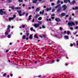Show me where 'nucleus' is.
I'll use <instances>...</instances> for the list:
<instances>
[{
	"label": "nucleus",
	"instance_id": "1",
	"mask_svg": "<svg viewBox=\"0 0 78 78\" xmlns=\"http://www.w3.org/2000/svg\"><path fill=\"white\" fill-rule=\"evenodd\" d=\"M58 8L57 11V12H61V9H62V8L61 7V4L57 5V6L55 7V8L56 9V8Z\"/></svg>",
	"mask_w": 78,
	"mask_h": 78
},
{
	"label": "nucleus",
	"instance_id": "2",
	"mask_svg": "<svg viewBox=\"0 0 78 78\" xmlns=\"http://www.w3.org/2000/svg\"><path fill=\"white\" fill-rule=\"evenodd\" d=\"M7 27L8 28L7 29V31L5 33V34L6 36H7V35H8L9 32H10V31H11V30H9V29L11 28V26H10V25H8Z\"/></svg>",
	"mask_w": 78,
	"mask_h": 78
},
{
	"label": "nucleus",
	"instance_id": "3",
	"mask_svg": "<svg viewBox=\"0 0 78 78\" xmlns=\"http://www.w3.org/2000/svg\"><path fill=\"white\" fill-rule=\"evenodd\" d=\"M5 11V9H0V15H1L2 16L3 15H6V11Z\"/></svg>",
	"mask_w": 78,
	"mask_h": 78
},
{
	"label": "nucleus",
	"instance_id": "4",
	"mask_svg": "<svg viewBox=\"0 0 78 78\" xmlns=\"http://www.w3.org/2000/svg\"><path fill=\"white\" fill-rule=\"evenodd\" d=\"M38 23H35V24L33 25L34 27L35 28H38V27H39V25H41L42 24V22L40 21H38Z\"/></svg>",
	"mask_w": 78,
	"mask_h": 78
},
{
	"label": "nucleus",
	"instance_id": "5",
	"mask_svg": "<svg viewBox=\"0 0 78 78\" xmlns=\"http://www.w3.org/2000/svg\"><path fill=\"white\" fill-rule=\"evenodd\" d=\"M68 24L69 26L70 25V27H72V25H75V23L73 22L68 23Z\"/></svg>",
	"mask_w": 78,
	"mask_h": 78
},
{
	"label": "nucleus",
	"instance_id": "6",
	"mask_svg": "<svg viewBox=\"0 0 78 78\" xmlns=\"http://www.w3.org/2000/svg\"><path fill=\"white\" fill-rule=\"evenodd\" d=\"M62 8H63V11H65L66 9H67V7H66V5H64L62 6Z\"/></svg>",
	"mask_w": 78,
	"mask_h": 78
},
{
	"label": "nucleus",
	"instance_id": "7",
	"mask_svg": "<svg viewBox=\"0 0 78 78\" xmlns=\"http://www.w3.org/2000/svg\"><path fill=\"white\" fill-rule=\"evenodd\" d=\"M64 3H68V2L69 3H70V0H64Z\"/></svg>",
	"mask_w": 78,
	"mask_h": 78
},
{
	"label": "nucleus",
	"instance_id": "8",
	"mask_svg": "<svg viewBox=\"0 0 78 78\" xmlns=\"http://www.w3.org/2000/svg\"><path fill=\"white\" fill-rule=\"evenodd\" d=\"M51 7H50L49 8L48 7L46 9V11L47 12L49 10L50 11V10H51Z\"/></svg>",
	"mask_w": 78,
	"mask_h": 78
},
{
	"label": "nucleus",
	"instance_id": "9",
	"mask_svg": "<svg viewBox=\"0 0 78 78\" xmlns=\"http://www.w3.org/2000/svg\"><path fill=\"white\" fill-rule=\"evenodd\" d=\"M39 16H40L39 14H37L35 16H34V17L35 18V19H37V18H38V17H39Z\"/></svg>",
	"mask_w": 78,
	"mask_h": 78
},
{
	"label": "nucleus",
	"instance_id": "10",
	"mask_svg": "<svg viewBox=\"0 0 78 78\" xmlns=\"http://www.w3.org/2000/svg\"><path fill=\"white\" fill-rule=\"evenodd\" d=\"M55 20L57 22H59V21H60V18H56Z\"/></svg>",
	"mask_w": 78,
	"mask_h": 78
},
{
	"label": "nucleus",
	"instance_id": "11",
	"mask_svg": "<svg viewBox=\"0 0 78 78\" xmlns=\"http://www.w3.org/2000/svg\"><path fill=\"white\" fill-rule=\"evenodd\" d=\"M33 34L30 35L29 37V39H33Z\"/></svg>",
	"mask_w": 78,
	"mask_h": 78
},
{
	"label": "nucleus",
	"instance_id": "12",
	"mask_svg": "<svg viewBox=\"0 0 78 78\" xmlns=\"http://www.w3.org/2000/svg\"><path fill=\"white\" fill-rule=\"evenodd\" d=\"M12 20H14V18L13 17H9V21H11Z\"/></svg>",
	"mask_w": 78,
	"mask_h": 78
},
{
	"label": "nucleus",
	"instance_id": "13",
	"mask_svg": "<svg viewBox=\"0 0 78 78\" xmlns=\"http://www.w3.org/2000/svg\"><path fill=\"white\" fill-rule=\"evenodd\" d=\"M75 1L73 0V2H70V5H73V4H75Z\"/></svg>",
	"mask_w": 78,
	"mask_h": 78
},
{
	"label": "nucleus",
	"instance_id": "14",
	"mask_svg": "<svg viewBox=\"0 0 78 78\" xmlns=\"http://www.w3.org/2000/svg\"><path fill=\"white\" fill-rule=\"evenodd\" d=\"M39 11H40V9H39V8L38 7H37L36 10V12H39Z\"/></svg>",
	"mask_w": 78,
	"mask_h": 78
},
{
	"label": "nucleus",
	"instance_id": "15",
	"mask_svg": "<svg viewBox=\"0 0 78 78\" xmlns=\"http://www.w3.org/2000/svg\"><path fill=\"white\" fill-rule=\"evenodd\" d=\"M61 16H66V13H61Z\"/></svg>",
	"mask_w": 78,
	"mask_h": 78
},
{
	"label": "nucleus",
	"instance_id": "16",
	"mask_svg": "<svg viewBox=\"0 0 78 78\" xmlns=\"http://www.w3.org/2000/svg\"><path fill=\"white\" fill-rule=\"evenodd\" d=\"M15 9H21V8L20 7H15Z\"/></svg>",
	"mask_w": 78,
	"mask_h": 78
},
{
	"label": "nucleus",
	"instance_id": "17",
	"mask_svg": "<svg viewBox=\"0 0 78 78\" xmlns=\"http://www.w3.org/2000/svg\"><path fill=\"white\" fill-rule=\"evenodd\" d=\"M17 12H18V13H19V14H20V13H21L22 12V11L21 10H20L19 11V10H17Z\"/></svg>",
	"mask_w": 78,
	"mask_h": 78
},
{
	"label": "nucleus",
	"instance_id": "18",
	"mask_svg": "<svg viewBox=\"0 0 78 78\" xmlns=\"http://www.w3.org/2000/svg\"><path fill=\"white\" fill-rule=\"evenodd\" d=\"M37 1L36 0H34L33 1V3H36V2H37Z\"/></svg>",
	"mask_w": 78,
	"mask_h": 78
},
{
	"label": "nucleus",
	"instance_id": "19",
	"mask_svg": "<svg viewBox=\"0 0 78 78\" xmlns=\"http://www.w3.org/2000/svg\"><path fill=\"white\" fill-rule=\"evenodd\" d=\"M26 38V36L24 35L23 36V39H25Z\"/></svg>",
	"mask_w": 78,
	"mask_h": 78
},
{
	"label": "nucleus",
	"instance_id": "20",
	"mask_svg": "<svg viewBox=\"0 0 78 78\" xmlns=\"http://www.w3.org/2000/svg\"><path fill=\"white\" fill-rule=\"evenodd\" d=\"M34 38H38V37L37 36V35L35 34L34 35Z\"/></svg>",
	"mask_w": 78,
	"mask_h": 78
},
{
	"label": "nucleus",
	"instance_id": "21",
	"mask_svg": "<svg viewBox=\"0 0 78 78\" xmlns=\"http://www.w3.org/2000/svg\"><path fill=\"white\" fill-rule=\"evenodd\" d=\"M64 37L66 38V39H69V37L67 35L65 36Z\"/></svg>",
	"mask_w": 78,
	"mask_h": 78
},
{
	"label": "nucleus",
	"instance_id": "22",
	"mask_svg": "<svg viewBox=\"0 0 78 78\" xmlns=\"http://www.w3.org/2000/svg\"><path fill=\"white\" fill-rule=\"evenodd\" d=\"M38 20H42V18L41 17H39L38 18Z\"/></svg>",
	"mask_w": 78,
	"mask_h": 78
},
{
	"label": "nucleus",
	"instance_id": "23",
	"mask_svg": "<svg viewBox=\"0 0 78 78\" xmlns=\"http://www.w3.org/2000/svg\"><path fill=\"white\" fill-rule=\"evenodd\" d=\"M7 37H8V38H11V35H10L9 34L7 35Z\"/></svg>",
	"mask_w": 78,
	"mask_h": 78
},
{
	"label": "nucleus",
	"instance_id": "24",
	"mask_svg": "<svg viewBox=\"0 0 78 78\" xmlns=\"http://www.w3.org/2000/svg\"><path fill=\"white\" fill-rule=\"evenodd\" d=\"M16 15H13V17H13L14 18V19L16 18Z\"/></svg>",
	"mask_w": 78,
	"mask_h": 78
},
{
	"label": "nucleus",
	"instance_id": "25",
	"mask_svg": "<svg viewBox=\"0 0 78 78\" xmlns=\"http://www.w3.org/2000/svg\"><path fill=\"white\" fill-rule=\"evenodd\" d=\"M67 34H68V35H69V34H70V31H67Z\"/></svg>",
	"mask_w": 78,
	"mask_h": 78
},
{
	"label": "nucleus",
	"instance_id": "26",
	"mask_svg": "<svg viewBox=\"0 0 78 78\" xmlns=\"http://www.w3.org/2000/svg\"><path fill=\"white\" fill-rule=\"evenodd\" d=\"M61 2L60 1L58 0V1L57 2V4H59V3H60Z\"/></svg>",
	"mask_w": 78,
	"mask_h": 78
},
{
	"label": "nucleus",
	"instance_id": "27",
	"mask_svg": "<svg viewBox=\"0 0 78 78\" xmlns=\"http://www.w3.org/2000/svg\"><path fill=\"white\" fill-rule=\"evenodd\" d=\"M18 2H23V0H18Z\"/></svg>",
	"mask_w": 78,
	"mask_h": 78
},
{
	"label": "nucleus",
	"instance_id": "28",
	"mask_svg": "<svg viewBox=\"0 0 78 78\" xmlns=\"http://www.w3.org/2000/svg\"><path fill=\"white\" fill-rule=\"evenodd\" d=\"M6 75V73H4L3 74V76H5Z\"/></svg>",
	"mask_w": 78,
	"mask_h": 78
},
{
	"label": "nucleus",
	"instance_id": "29",
	"mask_svg": "<svg viewBox=\"0 0 78 78\" xmlns=\"http://www.w3.org/2000/svg\"><path fill=\"white\" fill-rule=\"evenodd\" d=\"M11 8L13 10H14V8H15L14 6L11 7Z\"/></svg>",
	"mask_w": 78,
	"mask_h": 78
},
{
	"label": "nucleus",
	"instance_id": "30",
	"mask_svg": "<svg viewBox=\"0 0 78 78\" xmlns=\"http://www.w3.org/2000/svg\"><path fill=\"white\" fill-rule=\"evenodd\" d=\"M51 6H54V5H55V3H51Z\"/></svg>",
	"mask_w": 78,
	"mask_h": 78
},
{
	"label": "nucleus",
	"instance_id": "31",
	"mask_svg": "<svg viewBox=\"0 0 78 78\" xmlns=\"http://www.w3.org/2000/svg\"><path fill=\"white\" fill-rule=\"evenodd\" d=\"M78 9V7L76 6L75 7V10H76L77 9Z\"/></svg>",
	"mask_w": 78,
	"mask_h": 78
},
{
	"label": "nucleus",
	"instance_id": "32",
	"mask_svg": "<svg viewBox=\"0 0 78 78\" xmlns=\"http://www.w3.org/2000/svg\"><path fill=\"white\" fill-rule=\"evenodd\" d=\"M42 28H45V27L44 25L42 26Z\"/></svg>",
	"mask_w": 78,
	"mask_h": 78
},
{
	"label": "nucleus",
	"instance_id": "33",
	"mask_svg": "<svg viewBox=\"0 0 78 78\" xmlns=\"http://www.w3.org/2000/svg\"><path fill=\"white\" fill-rule=\"evenodd\" d=\"M55 16V15L54 14H52V15H51V17H53V16Z\"/></svg>",
	"mask_w": 78,
	"mask_h": 78
},
{
	"label": "nucleus",
	"instance_id": "34",
	"mask_svg": "<svg viewBox=\"0 0 78 78\" xmlns=\"http://www.w3.org/2000/svg\"><path fill=\"white\" fill-rule=\"evenodd\" d=\"M26 35H27V37H28V35H30V34L29 33H27Z\"/></svg>",
	"mask_w": 78,
	"mask_h": 78
},
{
	"label": "nucleus",
	"instance_id": "35",
	"mask_svg": "<svg viewBox=\"0 0 78 78\" xmlns=\"http://www.w3.org/2000/svg\"><path fill=\"white\" fill-rule=\"evenodd\" d=\"M9 3H11L12 2V1L11 0H8Z\"/></svg>",
	"mask_w": 78,
	"mask_h": 78
},
{
	"label": "nucleus",
	"instance_id": "36",
	"mask_svg": "<svg viewBox=\"0 0 78 78\" xmlns=\"http://www.w3.org/2000/svg\"><path fill=\"white\" fill-rule=\"evenodd\" d=\"M75 23H76V25H78V21H75Z\"/></svg>",
	"mask_w": 78,
	"mask_h": 78
},
{
	"label": "nucleus",
	"instance_id": "37",
	"mask_svg": "<svg viewBox=\"0 0 78 78\" xmlns=\"http://www.w3.org/2000/svg\"><path fill=\"white\" fill-rule=\"evenodd\" d=\"M43 36L44 37V38H45L46 37V36H45V35H43Z\"/></svg>",
	"mask_w": 78,
	"mask_h": 78
},
{
	"label": "nucleus",
	"instance_id": "38",
	"mask_svg": "<svg viewBox=\"0 0 78 78\" xmlns=\"http://www.w3.org/2000/svg\"><path fill=\"white\" fill-rule=\"evenodd\" d=\"M53 63H55V60L52 61V62L51 63V64H53Z\"/></svg>",
	"mask_w": 78,
	"mask_h": 78
},
{
	"label": "nucleus",
	"instance_id": "39",
	"mask_svg": "<svg viewBox=\"0 0 78 78\" xmlns=\"http://www.w3.org/2000/svg\"><path fill=\"white\" fill-rule=\"evenodd\" d=\"M59 29H60V30H61V31L62 30V28H61V27H60L59 28Z\"/></svg>",
	"mask_w": 78,
	"mask_h": 78
},
{
	"label": "nucleus",
	"instance_id": "40",
	"mask_svg": "<svg viewBox=\"0 0 78 78\" xmlns=\"http://www.w3.org/2000/svg\"><path fill=\"white\" fill-rule=\"evenodd\" d=\"M33 27H31L30 29V30L31 31H33Z\"/></svg>",
	"mask_w": 78,
	"mask_h": 78
},
{
	"label": "nucleus",
	"instance_id": "41",
	"mask_svg": "<svg viewBox=\"0 0 78 78\" xmlns=\"http://www.w3.org/2000/svg\"><path fill=\"white\" fill-rule=\"evenodd\" d=\"M22 27L23 28H25V25H23L22 26Z\"/></svg>",
	"mask_w": 78,
	"mask_h": 78
},
{
	"label": "nucleus",
	"instance_id": "42",
	"mask_svg": "<svg viewBox=\"0 0 78 78\" xmlns=\"http://www.w3.org/2000/svg\"><path fill=\"white\" fill-rule=\"evenodd\" d=\"M70 29L71 30H73V28L72 27H70Z\"/></svg>",
	"mask_w": 78,
	"mask_h": 78
},
{
	"label": "nucleus",
	"instance_id": "43",
	"mask_svg": "<svg viewBox=\"0 0 78 78\" xmlns=\"http://www.w3.org/2000/svg\"><path fill=\"white\" fill-rule=\"evenodd\" d=\"M25 14V12H23L22 14V16H24Z\"/></svg>",
	"mask_w": 78,
	"mask_h": 78
},
{
	"label": "nucleus",
	"instance_id": "44",
	"mask_svg": "<svg viewBox=\"0 0 78 78\" xmlns=\"http://www.w3.org/2000/svg\"><path fill=\"white\" fill-rule=\"evenodd\" d=\"M55 9H53L52 11V12H55Z\"/></svg>",
	"mask_w": 78,
	"mask_h": 78
},
{
	"label": "nucleus",
	"instance_id": "45",
	"mask_svg": "<svg viewBox=\"0 0 78 78\" xmlns=\"http://www.w3.org/2000/svg\"><path fill=\"white\" fill-rule=\"evenodd\" d=\"M76 33H77V32H75L74 33H73V34L76 35Z\"/></svg>",
	"mask_w": 78,
	"mask_h": 78
},
{
	"label": "nucleus",
	"instance_id": "46",
	"mask_svg": "<svg viewBox=\"0 0 78 78\" xmlns=\"http://www.w3.org/2000/svg\"><path fill=\"white\" fill-rule=\"evenodd\" d=\"M26 33H29V31L28 30H27L26 32Z\"/></svg>",
	"mask_w": 78,
	"mask_h": 78
},
{
	"label": "nucleus",
	"instance_id": "47",
	"mask_svg": "<svg viewBox=\"0 0 78 78\" xmlns=\"http://www.w3.org/2000/svg\"><path fill=\"white\" fill-rule=\"evenodd\" d=\"M19 16H22V14H21V13H19Z\"/></svg>",
	"mask_w": 78,
	"mask_h": 78
},
{
	"label": "nucleus",
	"instance_id": "48",
	"mask_svg": "<svg viewBox=\"0 0 78 78\" xmlns=\"http://www.w3.org/2000/svg\"><path fill=\"white\" fill-rule=\"evenodd\" d=\"M73 44H71L70 45V47H73Z\"/></svg>",
	"mask_w": 78,
	"mask_h": 78
},
{
	"label": "nucleus",
	"instance_id": "49",
	"mask_svg": "<svg viewBox=\"0 0 78 78\" xmlns=\"http://www.w3.org/2000/svg\"><path fill=\"white\" fill-rule=\"evenodd\" d=\"M71 19H72V18L71 17H70L69 18V20H71Z\"/></svg>",
	"mask_w": 78,
	"mask_h": 78
},
{
	"label": "nucleus",
	"instance_id": "50",
	"mask_svg": "<svg viewBox=\"0 0 78 78\" xmlns=\"http://www.w3.org/2000/svg\"><path fill=\"white\" fill-rule=\"evenodd\" d=\"M60 60L59 59H57V62H59Z\"/></svg>",
	"mask_w": 78,
	"mask_h": 78
},
{
	"label": "nucleus",
	"instance_id": "51",
	"mask_svg": "<svg viewBox=\"0 0 78 78\" xmlns=\"http://www.w3.org/2000/svg\"><path fill=\"white\" fill-rule=\"evenodd\" d=\"M9 51V50H7L6 51V53H8V51Z\"/></svg>",
	"mask_w": 78,
	"mask_h": 78
},
{
	"label": "nucleus",
	"instance_id": "52",
	"mask_svg": "<svg viewBox=\"0 0 78 78\" xmlns=\"http://www.w3.org/2000/svg\"><path fill=\"white\" fill-rule=\"evenodd\" d=\"M39 37H41V38H42L43 37V36L41 35H40Z\"/></svg>",
	"mask_w": 78,
	"mask_h": 78
},
{
	"label": "nucleus",
	"instance_id": "53",
	"mask_svg": "<svg viewBox=\"0 0 78 78\" xmlns=\"http://www.w3.org/2000/svg\"><path fill=\"white\" fill-rule=\"evenodd\" d=\"M51 19H55V17H51Z\"/></svg>",
	"mask_w": 78,
	"mask_h": 78
},
{
	"label": "nucleus",
	"instance_id": "54",
	"mask_svg": "<svg viewBox=\"0 0 78 78\" xmlns=\"http://www.w3.org/2000/svg\"><path fill=\"white\" fill-rule=\"evenodd\" d=\"M12 75H13V74H12L10 75V76H11V77H12Z\"/></svg>",
	"mask_w": 78,
	"mask_h": 78
},
{
	"label": "nucleus",
	"instance_id": "55",
	"mask_svg": "<svg viewBox=\"0 0 78 78\" xmlns=\"http://www.w3.org/2000/svg\"><path fill=\"white\" fill-rule=\"evenodd\" d=\"M42 14H44V10H43L42 11Z\"/></svg>",
	"mask_w": 78,
	"mask_h": 78
},
{
	"label": "nucleus",
	"instance_id": "56",
	"mask_svg": "<svg viewBox=\"0 0 78 78\" xmlns=\"http://www.w3.org/2000/svg\"><path fill=\"white\" fill-rule=\"evenodd\" d=\"M68 65V64L67 63H66L65 64V66H67Z\"/></svg>",
	"mask_w": 78,
	"mask_h": 78
},
{
	"label": "nucleus",
	"instance_id": "57",
	"mask_svg": "<svg viewBox=\"0 0 78 78\" xmlns=\"http://www.w3.org/2000/svg\"><path fill=\"white\" fill-rule=\"evenodd\" d=\"M32 17V15H30L29 16V18H30V17Z\"/></svg>",
	"mask_w": 78,
	"mask_h": 78
},
{
	"label": "nucleus",
	"instance_id": "58",
	"mask_svg": "<svg viewBox=\"0 0 78 78\" xmlns=\"http://www.w3.org/2000/svg\"><path fill=\"white\" fill-rule=\"evenodd\" d=\"M69 17V15H66V17Z\"/></svg>",
	"mask_w": 78,
	"mask_h": 78
},
{
	"label": "nucleus",
	"instance_id": "59",
	"mask_svg": "<svg viewBox=\"0 0 78 78\" xmlns=\"http://www.w3.org/2000/svg\"><path fill=\"white\" fill-rule=\"evenodd\" d=\"M40 14H42V11H40Z\"/></svg>",
	"mask_w": 78,
	"mask_h": 78
},
{
	"label": "nucleus",
	"instance_id": "60",
	"mask_svg": "<svg viewBox=\"0 0 78 78\" xmlns=\"http://www.w3.org/2000/svg\"><path fill=\"white\" fill-rule=\"evenodd\" d=\"M28 13H26V16H28Z\"/></svg>",
	"mask_w": 78,
	"mask_h": 78
},
{
	"label": "nucleus",
	"instance_id": "61",
	"mask_svg": "<svg viewBox=\"0 0 78 78\" xmlns=\"http://www.w3.org/2000/svg\"><path fill=\"white\" fill-rule=\"evenodd\" d=\"M32 21L33 22H34V19H33Z\"/></svg>",
	"mask_w": 78,
	"mask_h": 78
},
{
	"label": "nucleus",
	"instance_id": "62",
	"mask_svg": "<svg viewBox=\"0 0 78 78\" xmlns=\"http://www.w3.org/2000/svg\"><path fill=\"white\" fill-rule=\"evenodd\" d=\"M38 77H39V78H40V77H41V75L38 76Z\"/></svg>",
	"mask_w": 78,
	"mask_h": 78
},
{
	"label": "nucleus",
	"instance_id": "63",
	"mask_svg": "<svg viewBox=\"0 0 78 78\" xmlns=\"http://www.w3.org/2000/svg\"><path fill=\"white\" fill-rule=\"evenodd\" d=\"M7 78H9V75H8L7 76Z\"/></svg>",
	"mask_w": 78,
	"mask_h": 78
},
{
	"label": "nucleus",
	"instance_id": "64",
	"mask_svg": "<svg viewBox=\"0 0 78 78\" xmlns=\"http://www.w3.org/2000/svg\"><path fill=\"white\" fill-rule=\"evenodd\" d=\"M76 29H78V27L76 26Z\"/></svg>",
	"mask_w": 78,
	"mask_h": 78
}]
</instances>
